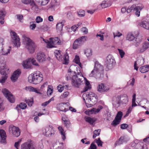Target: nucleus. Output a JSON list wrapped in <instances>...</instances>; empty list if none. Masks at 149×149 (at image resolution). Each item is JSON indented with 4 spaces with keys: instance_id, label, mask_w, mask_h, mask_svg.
<instances>
[{
    "instance_id": "6ab92c4d",
    "label": "nucleus",
    "mask_w": 149,
    "mask_h": 149,
    "mask_svg": "<svg viewBox=\"0 0 149 149\" xmlns=\"http://www.w3.org/2000/svg\"><path fill=\"white\" fill-rule=\"evenodd\" d=\"M0 137L1 143L5 144L6 143V132L3 130L0 129Z\"/></svg>"
},
{
    "instance_id": "bb28decb",
    "label": "nucleus",
    "mask_w": 149,
    "mask_h": 149,
    "mask_svg": "<svg viewBox=\"0 0 149 149\" xmlns=\"http://www.w3.org/2000/svg\"><path fill=\"white\" fill-rule=\"evenodd\" d=\"M5 11L0 9V23L3 24L4 22V17L5 15Z\"/></svg>"
},
{
    "instance_id": "37998d69",
    "label": "nucleus",
    "mask_w": 149,
    "mask_h": 149,
    "mask_svg": "<svg viewBox=\"0 0 149 149\" xmlns=\"http://www.w3.org/2000/svg\"><path fill=\"white\" fill-rule=\"evenodd\" d=\"M74 60L76 63L78 64L80 67H81V63H80L79 58V56L76 55L75 56Z\"/></svg>"
},
{
    "instance_id": "412c9836",
    "label": "nucleus",
    "mask_w": 149,
    "mask_h": 149,
    "mask_svg": "<svg viewBox=\"0 0 149 149\" xmlns=\"http://www.w3.org/2000/svg\"><path fill=\"white\" fill-rule=\"evenodd\" d=\"M144 59L142 57H140L138 58L137 60L134 62V68L136 70H137L139 67L137 66V65L141 66L143 64L144 62Z\"/></svg>"
},
{
    "instance_id": "de8ad7c7",
    "label": "nucleus",
    "mask_w": 149,
    "mask_h": 149,
    "mask_svg": "<svg viewBox=\"0 0 149 149\" xmlns=\"http://www.w3.org/2000/svg\"><path fill=\"white\" fill-rule=\"evenodd\" d=\"M34 22H30L29 28L31 30H34L36 27V25Z\"/></svg>"
},
{
    "instance_id": "4c0bfd02",
    "label": "nucleus",
    "mask_w": 149,
    "mask_h": 149,
    "mask_svg": "<svg viewBox=\"0 0 149 149\" xmlns=\"http://www.w3.org/2000/svg\"><path fill=\"white\" fill-rule=\"evenodd\" d=\"M58 129L61 133V135L62 139L63 140H64L66 138L65 134L63 132L64 130L63 129L62 127L60 126L58 127Z\"/></svg>"
},
{
    "instance_id": "bf43d9fd",
    "label": "nucleus",
    "mask_w": 149,
    "mask_h": 149,
    "mask_svg": "<svg viewBox=\"0 0 149 149\" xmlns=\"http://www.w3.org/2000/svg\"><path fill=\"white\" fill-rule=\"evenodd\" d=\"M31 62L34 65L36 66L38 65V64L36 63V60L34 58H31Z\"/></svg>"
},
{
    "instance_id": "f03ea898",
    "label": "nucleus",
    "mask_w": 149,
    "mask_h": 149,
    "mask_svg": "<svg viewBox=\"0 0 149 149\" xmlns=\"http://www.w3.org/2000/svg\"><path fill=\"white\" fill-rule=\"evenodd\" d=\"M102 66L98 63H95L94 68L89 74L90 77H94L96 79H100L103 77Z\"/></svg>"
},
{
    "instance_id": "a18cd8bd",
    "label": "nucleus",
    "mask_w": 149,
    "mask_h": 149,
    "mask_svg": "<svg viewBox=\"0 0 149 149\" xmlns=\"http://www.w3.org/2000/svg\"><path fill=\"white\" fill-rule=\"evenodd\" d=\"M68 58L69 56L68 55H65L63 58V59L64 60V62H63V64H67L69 62Z\"/></svg>"
},
{
    "instance_id": "423d86ee",
    "label": "nucleus",
    "mask_w": 149,
    "mask_h": 149,
    "mask_svg": "<svg viewBox=\"0 0 149 149\" xmlns=\"http://www.w3.org/2000/svg\"><path fill=\"white\" fill-rule=\"evenodd\" d=\"M87 37L86 36H82L81 37L77 39L74 42L73 48L77 49L79 48L86 40Z\"/></svg>"
},
{
    "instance_id": "3c124183",
    "label": "nucleus",
    "mask_w": 149,
    "mask_h": 149,
    "mask_svg": "<svg viewBox=\"0 0 149 149\" xmlns=\"http://www.w3.org/2000/svg\"><path fill=\"white\" fill-rule=\"evenodd\" d=\"M81 24V23H79L77 25H73L71 28L72 30L74 32L77 29Z\"/></svg>"
},
{
    "instance_id": "1a4fd4ad",
    "label": "nucleus",
    "mask_w": 149,
    "mask_h": 149,
    "mask_svg": "<svg viewBox=\"0 0 149 149\" xmlns=\"http://www.w3.org/2000/svg\"><path fill=\"white\" fill-rule=\"evenodd\" d=\"M50 41H48L47 44L48 47L49 48L55 47V45L57 44L60 45L61 41L58 37L54 38H49Z\"/></svg>"
},
{
    "instance_id": "c85d7f7f",
    "label": "nucleus",
    "mask_w": 149,
    "mask_h": 149,
    "mask_svg": "<svg viewBox=\"0 0 149 149\" xmlns=\"http://www.w3.org/2000/svg\"><path fill=\"white\" fill-rule=\"evenodd\" d=\"M31 58L23 61V66L26 68H29L31 67Z\"/></svg>"
},
{
    "instance_id": "a211bd4d",
    "label": "nucleus",
    "mask_w": 149,
    "mask_h": 149,
    "mask_svg": "<svg viewBox=\"0 0 149 149\" xmlns=\"http://www.w3.org/2000/svg\"><path fill=\"white\" fill-rule=\"evenodd\" d=\"M132 8H134L133 10L135 12V15L137 17H139L140 11L144 8V6L142 5L141 6H136L134 4L132 6Z\"/></svg>"
},
{
    "instance_id": "f8f14e48",
    "label": "nucleus",
    "mask_w": 149,
    "mask_h": 149,
    "mask_svg": "<svg viewBox=\"0 0 149 149\" xmlns=\"http://www.w3.org/2000/svg\"><path fill=\"white\" fill-rule=\"evenodd\" d=\"M12 42L15 46L18 47L20 46V39L16 33L14 31H12L11 33Z\"/></svg>"
},
{
    "instance_id": "69168bd1",
    "label": "nucleus",
    "mask_w": 149,
    "mask_h": 149,
    "mask_svg": "<svg viewBox=\"0 0 149 149\" xmlns=\"http://www.w3.org/2000/svg\"><path fill=\"white\" fill-rule=\"evenodd\" d=\"M82 31L83 33L85 34H87L88 33V29L86 27H83L82 29Z\"/></svg>"
},
{
    "instance_id": "e2e57ef3",
    "label": "nucleus",
    "mask_w": 149,
    "mask_h": 149,
    "mask_svg": "<svg viewBox=\"0 0 149 149\" xmlns=\"http://www.w3.org/2000/svg\"><path fill=\"white\" fill-rule=\"evenodd\" d=\"M122 35V34L119 32H117L116 33H113L114 38H115L116 37H120Z\"/></svg>"
},
{
    "instance_id": "0eeeda50",
    "label": "nucleus",
    "mask_w": 149,
    "mask_h": 149,
    "mask_svg": "<svg viewBox=\"0 0 149 149\" xmlns=\"http://www.w3.org/2000/svg\"><path fill=\"white\" fill-rule=\"evenodd\" d=\"M113 57L111 55H108L106 59L105 65L109 69H111L113 65L115 63Z\"/></svg>"
},
{
    "instance_id": "ddd939ff",
    "label": "nucleus",
    "mask_w": 149,
    "mask_h": 149,
    "mask_svg": "<svg viewBox=\"0 0 149 149\" xmlns=\"http://www.w3.org/2000/svg\"><path fill=\"white\" fill-rule=\"evenodd\" d=\"M9 130L10 133L15 136L18 137L20 135V132L18 127L12 125H10L9 126Z\"/></svg>"
},
{
    "instance_id": "4d7b16f0",
    "label": "nucleus",
    "mask_w": 149,
    "mask_h": 149,
    "mask_svg": "<svg viewBox=\"0 0 149 149\" xmlns=\"http://www.w3.org/2000/svg\"><path fill=\"white\" fill-rule=\"evenodd\" d=\"M69 94V93L68 91H66L63 93V94L61 95V97L62 98H66L68 97Z\"/></svg>"
},
{
    "instance_id": "052dcab7",
    "label": "nucleus",
    "mask_w": 149,
    "mask_h": 149,
    "mask_svg": "<svg viewBox=\"0 0 149 149\" xmlns=\"http://www.w3.org/2000/svg\"><path fill=\"white\" fill-rule=\"evenodd\" d=\"M128 125L126 124H122L120 125V128L122 129H125L128 127Z\"/></svg>"
},
{
    "instance_id": "680f3d73",
    "label": "nucleus",
    "mask_w": 149,
    "mask_h": 149,
    "mask_svg": "<svg viewBox=\"0 0 149 149\" xmlns=\"http://www.w3.org/2000/svg\"><path fill=\"white\" fill-rule=\"evenodd\" d=\"M65 125L67 127H69L70 126V122L69 121L67 120H65Z\"/></svg>"
},
{
    "instance_id": "7c9ffc66",
    "label": "nucleus",
    "mask_w": 149,
    "mask_h": 149,
    "mask_svg": "<svg viewBox=\"0 0 149 149\" xmlns=\"http://www.w3.org/2000/svg\"><path fill=\"white\" fill-rule=\"evenodd\" d=\"M54 54L55 56L58 60L60 61L62 60V57L61 54L60 50H55L54 52Z\"/></svg>"
},
{
    "instance_id": "13d9d810",
    "label": "nucleus",
    "mask_w": 149,
    "mask_h": 149,
    "mask_svg": "<svg viewBox=\"0 0 149 149\" xmlns=\"http://www.w3.org/2000/svg\"><path fill=\"white\" fill-rule=\"evenodd\" d=\"M36 22L37 23L42 22L43 21L42 19L40 16H38L36 19Z\"/></svg>"
},
{
    "instance_id": "20e7f679",
    "label": "nucleus",
    "mask_w": 149,
    "mask_h": 149,
    "mask_svg": "<svg viewBox=\"0 0 149 149\" xmlns=\"http://www.w3.org/2000/svg\"><path fill=\"white\" fill-rule=\"evenodd\" d=\"M43 79L42 74L39 71H37L33 74L29 75L28 77L29 82L35 84L40 82Z\"/></svg>"
},
{
    "instance_id": "4be33fe9",
    "label": "nucleus",
    "mask_w": 149,
    "mask_h": 149,
    "mask_svg": "<svg viewBox=\"0 0 149 149\" xmlns=\"http://www.w3.org/2000/svg\"><path fill=\"white\" fill-rule=\"evenodd\" d=\"M133 147H134L136 149H147V147L146 144H144L143 143L138 142L136 144L134 143L132 145Z\"/></svg>"
},
{
    "instance_id": "79ce46f5",
    "label": "nucleus",
    "mask_w": 149,
    "mask_h": 149,
    "mask_svg": "<svg viewBox=\"0 0 149 149\" xmlns=\"http://www.w3.org/2000/svg\"><path fill=\"white\" fill-rule=\"evenodd\" d=\"M85 54L87 57L90 56L92 55V50L90 49H87L85 51Z\"/></svg>"
},
{
    "instance_id": "c03bdc74",
    "label": "nucleus",
    "mask_w": 149,
    "mask_h": 149,
    "mask_svg": "<svg viewBox=\"0 0 149 149\" xmlns=\"http://www.w3.org/2000/svg\"><path fill=\"white\" fill-rule=\"evenodd\" d=\"M18 107H19L21 109H24L26 108L27 107V105L25 103H21L19 105H18L16 108H17Z\"/></svg>"
},
{
    "instance_id": "9d476101",
    "label": "nucleus",
    "mask_w": 149,
    "mask_h": 149,
    "mask_svg": "<svg viewBox=\"0 0 149 149\" xmlns=\"http://www.w3.org/2000/svg\"><path fill=\"white\" fill-rule=\"evenodd\" d=\"M86 96L87 98L86 100H90V102L94 103L97 102V95L93 93L90 92L86 94L83 95V96Z\"/></svg>"
},
{
    "instance_id": "864d4df0",
    "label": "nucleus",
    "mask_w": 149,
    "mask_h": 149,
    "mask_svg": "<svg viewBox=\"0 0 149 149\" xmlns=\"http://www.w3.org/2000/svg\"><path fill=\"white\" fill-rule=\"evenodd\" d=\"M17 18L18 19L19 21L21 22H23V16L22 15H17Z\"/></svg>"
},
{
    "instance_id": "8fccbe9b",
    "label": "nucleus",
    "mask_w": 149,
    "mask_h": 149,
    "mask_svg": "<svg viewBox=\"0 0 149 149\" xmlns=\"http://www.w3.org/2000/svg\"><path fill=\"white\" fill-rule=\"evenodd\" d=\"M25 102L30 107L32 106L33 104V99H31V100H25Z\"/></svg>"
},
{
    "instance_id": "f257e3e1",
    "label": "nucleus",
    "mask_w": 149,
    "mask_h": 149,
    "mask_svg": "<svg viewBox=\"0 0 149 149\" xmlns=\"http://www.w3.org/2000/svg\"><path fill=\"white\" fill-rule=\"evenodd\" d=\"M69 70L68 74L66 76L67 80L71 78L72 84L75 87L79 88L81 85L85 83L84 81V77L81 73H78L77 74L75 72Z\"/></svg>"
},
{
    "instance_id": "c9c22d12",
    "label": "nucleus",
    "mask_w": 149,
    "mask_h": 149,
    "mask_svg": "<svg viewBox=\"0 0 149 149\" xmlns=\"http://www.w3.org/2000/svg\"><path fill=\"white\" fill-rule=\"evenodd\" d=\"M35 1L40 5L44 6L48 3L50 0H35Z\"/></svg>"
},
{
    "instance_id": "ea45409f",
    "label": "nucleus",
    "mask_w": 149,
    "mask_h": 149,
    "mask_svg": "<svg viewBox=\"0 0 149 149\" xmlns=\"http://www.w3.org/2000/svg\"><path fill=\"white\" fill-rule=\"evenodd\" d=\"M140 71L142 73H145L148 71L147 65H144L141 67L139 68Z\"/></svg>"
},
{
    "instance_id": "f3484780",
    "label": "nucleus",
    "mask_w": 149,
    "mask_h": 149,
    "mask_svg": "<svg viewBox=\"0 0 149 149\" xmlns=\"http://www.w3.org/2000/svg\"><path fill=\"white\" fill-rule=\"evenodd\" d=\"M112 104L113 105L116 107H119L121 104L120 97L119 96L114 97L112 99Z\"/></svg>"
},
{
    "instance_id": "58836bf2",
    "label": "nucleus",
    "mask_w": 149,
    "mask_h": 149,
    "mask_svg": "<svg viewBox=\"0 0 149 149\" xmlns=\"http://www.w3.org/2000/svg\"><path fill=\"white\" fill-rule=\"evenodd\" d=\"M53 87L51 85H48V89L47 90V95L49 96L52 95L53 92Z\"/></svg>"
},
{
    "instance_id": "5fc2aeb1",
    "label": "nucleus",
    "mask_w": 149,
    "mask_h": 149,
    "mask_svg": "<svg viewBox=\"0 0 149 149\" xmlns=\"http://www.w3.org/2000/svg\"><path fill=\"white\" fill-rule=\"evenodd\" d=\"M121 58H122L125 55V52L123 50L119 49H118Z\"/></svg>"
},
{
    "instance_id": "393cba45",
    "label": "nucleus",
    "mask_w": 149,
    "mask_h": 149,
    "mask_svg": "<svg viewBox=\"0 0 149 149\" xmlns=\"http://www.w3.org/2000/svg\"><path fill=\"white\" fill-rule=\"evenodd\" d=\"M22 149H36V147L32 143H24L21 146Z\"/></svg>"
},
{
    "instance_id": "09e8293b",
    "label": "nucleus",
    "mask_w": 149,
    "mask_h": 149,
    "mask_svg": "<svg viewBox=\"0 0 149 149\" xmlns=\"http://www.w3.org/2000/svg\"><path fill=\"white\" fill-rule=\"evenodd\" d=\"M78 15L81 17H83L85 16V12L83 10H80L78 12Z\"/></svg>"
},
{
    "instance_id": "e433bc0d",
    "label": "nucleus",
    "mask_w": 149,
    "mask_h": 149,
    "mask_svg": "<svg viewBox=\"0 0 149 149\" xmlns=\"http://www.w3.org/2000/svg\"><path fill=\"white\" fill-rule=\"evenodd\" d=\"M10 47H7V48H3L2 49V54L3 55H7L8 54L10 53Z\"/></svg>"
},
{
    "instance_id": "2eb2a0df",
    "label": "nucleus",
    "mask_w": 149,
    "mask_h": 149,
    "mask_svg": "<svg viewBox=\"0 0 149 149\" xmlns=\"http://www.w3.org/2000/svg\"><path fill=\"white\" fill-rule=\"evenodd\" d=\"M123 113L121 111H118L116 114L114 119L111 123V125L115 127L119 124L123 116Z\"/></svg>"
},
{
    "instance_id": "f704fd0d",
    "label": "nucleus",
    "mask_w": 149,
    "mask_h": 149,
    "mask_svg": "<svg viewBox=\"0 0 149 149\" xmlns=\"http://www.w3.org/2000/svg\"><path fill=\"white\" fill-rule=\"evenodd\" d=\"M85 120L86 122L91 124H93V123L96 121V119L94 118H91L89 117H86Z\"/></svg>"
},
{
    "instance_id": "72a5a7b5",
    "label": "nucleus",
    "mask_w": 149,
    "mask_h": 149,
    "mask_svg": "<svg viewBox=\"0 0 149 149\" xmlns=\"http://www.w3.org/2000/svg\"><path fill=\"white\" fill-rule=\"evenodd\" d=\"M149 22L146 21L141 22L139 23L140 26L147 29H149Z\"/></svg>"
},
{
    "instance_id": "473e14b6",
    "label": "nucleus",
    "mask_w": 149,
    "mask_h": 149,
    "mask_svg": "<svg viewBox=\"0 0 149 149\" xmlns=\"http://www.w3.org/2000/svg\"><path fill=\"white\" fill-rule=\"evenodd\" d=\"M100 5L102 8H105L110 6L111 4L109 1H108V0H105L102 2Z\"/></svg>"
},
{
    "instance_id": "b1692460",
    "label": "nucleus",
    "mask_w": 149,
    "mask_h": 149,
    "mask_svg": "<svg viewBox=\"0 0 149 149\" xmlns=\"http://www.w3.org/2000/svg\"><path fill=\"white\" fill-rule=\"evenodd\" d=\"M36 59L39 62H42L45 61L46 59V56L44 53L40 52L37 54Z\"/></svg>"
},
{
    "instance_id": "338daca9",
    "label": "nucleus",
    "mask_w": 149,
    "mask_h": 149,
    "mask_svg": "<svg viewBox=\"0 0 149 149\" xmlns=\"http://www.w3.org/2000/svg\"><path fill=\"white\" fill-rule=\"evenodd\" d=\"M22 2L25 4H28L30 2V0H22Z\"/></svg>"
},
{
    "instance_id": "774afa93",
    "label": "nucleus",
    "mask_w": 149,
    "mask_h": 149,
    "mask_svg": "<svg viewBox=\"0 0 149 149\" xmlns=\"http://www.w3.org/2000/svg\"><path fill=\"white\" fill-rule=\"evenodd\" d=\"M48 82H46L44 83L41 86L40 88L41 89H43L45 87H46L48 85Z\"/></svg>"
},
{
    "instance_id": "9b49d317",
    "label": "nucleus",
    "mask_w": 149,
    "mask_h": 149,
    "mask_svg": "<svg viewBox=\"0 0 149 149\" xmlns=\"http://www.w3.org/2000/svg\"><path fill=\"white\" fill-rule=\"evenodd\" d=\"M139 34V32L138 31L135 32L134 35V34H133L131 33H129L127 36L126 39L130 41H132L134 40V39L136 38L135 41L136 43L139 44L140 42L141 41V39L140 40H138L139 38H137V37Z\"/></svg>"
},
{
    "instance_id": "aec40b11",
    "label": "nucleus",
    "mask_w": 149,
    "mask_h": 149,
    "mask_svg": "<svg viewBox=\"0 0 149 149\" xmlns=\"http://www.w3.org/2000/svg\"><path fill=\"white\" fill-rule=\"evenodd\" d=\"M21 73V71L19 69L15 71L10 77L11 80L13 82H15L18 78Z\"/></svg>"
},
{
    "instance_id": "c756f323",
    "label": "nucleus",
    "mask_w": 149,
    "mask_h": 149,
    "mask_svg": "<svg viewBox=\"0 0 149 149\" xmlns=\"http://www.w3.org/2000/svg\"><path fill=\"white\" fill-rule=\"evenodd\" d=\"M25 89L27 91L35 92L37 93L40 94V92L37 90L36 88L31 86H26L25 88Z\"/></svg>"
},
{
    "instance_id": "5701e85b",
    "label": "nucleus",
    "mask_w": 149,
    "mask_h": 149,
    "mask_svg": "<svg viewBox=\"0 0 149 149\" xmlns=\"http://www.w3.org/2000/svg\"><path fill=\"white\" fill-rule=\"evenodd\" d=\"M109 90V88L104 85L103 84H99L97 87V91L101 93L107 92Z\"/></svg>"
},
{
    "instance_id": "39448f33",
    "label": "nucleus",
    "mask_w": 149,
    "mask_h": 149,
    "mask_svg": "<svg viewBox=\"0 0 149 149\" xmlns=\"http://www.w3.org/2000/svg\"><path fill=\"white\" fill-rule=\"evenodd\" d=\"M9 69L7 66L3 64H1L0 67V73L2 75L1 79H0V82L3 83L7 77V73Z\"/></svg>"
},
{
    "instance_id": "cd10ccee",
    "label": "nucleus",
    "mask_w": 149,
    "mask_h": 149,
    "mask_svg": "<svg viewBox=\"0 0 149 149\" xmlns=\"http://www.w3.org/2000/svg\"><path fill=\"white\" fill-rule=\"evenodd\" d=\"M84 81H85V83H85V86L83 91L85 92L87 91L88 89L91 88V85L89 82L84 77Z\"/></svg>"
},
{
    "instance_id": "6e6d98bb",
    "label": "nucleus",
    "mask_w": 149,
    "mask_h": 149,
    "mask_svg": "<svg viewBox=\"0 0 149 149\" xmlns=\"http://www.w3.org/2000/svg\"><path fill=\"white\" fill-rule=\"evenodd\" d=\"M88 149H97V147L96 145L94 144V142H92L89 148Z\"/></svg>"
},
{
    "instance_id": "6e6552de",
    "label": "nucleus",
    "mask_w": 149,
    "mask_h": 149,
    "mask_svg": "<svg viewBox=\"0 0 149 149\" xmlns=\"http://www.w3.org/2000/svg\"><path fill=\"white\" fill-rule=\"evenodd\" d=\"M43 132L45 136L48 137H51L54 134L53 127L50 125L46 126L43 130Z\"/></svg>"
},
{
    "instance_id": "a19ab883",
    "label": "nucleus",
    "mask_w": 149,
    "mask_h": 149,
    "mask_svg": "<svg viewBox=\"0 0 149 149\" xmlns=\"http://www.w3.org/2000/svg\"><path fill=\"white\" fill-rule=\"evenodd\" d=\"M63 23L64 22L63 21H62L61 22L58 23L56 24V28L57 29L59 30H62L63 26Z\"/></svg>"
},
{
    "instance_id": "a878e982",
    "label": "nucleus",
    "mask_w": 149,
    "mask_h": 149,
    "mask_svg": "<svg viewBox=\"0 0 149 149\" xmlns=\"http://www.w3.org/2000/svg\"><path fill=\"white\" fill-rule=\"evenodd\" d=\"M149 47V42H144L143 44L142 47L139 49V52L143 53Z\"/></svg>"
},
{
    "instance_id": "dca6fc26",
    "label": "nucleus",
    "mask_w": 149,
    "mask_h": 149,
    "mask_svg": "<svg viewBox=\"0 0 149 149\" xmlns=\"http://www.w3.org/2000/svg\"><path fill=\"white\" fill-rule=\"evenodd\" d=\"M129 140L128 137L127 136H123L117 141L115 144V146L122 144L126 142Z\"/></svg>"
},
{
    "instance_id": "4468645a",
    "label": "nucleus",
    "mask_w": 149,
    "mask_h": 149,
    "mask_svg": "<svg viewBox=\"0 0 149 149\" xmlns=\"http://www.w3.org/2000/svg\"><path fill=\"white\" fill-rule=\"evenodd\" d=\"M2 92L4 96L10 102L12 103L14 102L15 99L13 95L8 90L4 88L2 90Z\"/></svg>"
},
{
    "instance_id": "7ed1b4c3",
    "label": "nucleus",
    "mask_w": 149,
    "mask_h": 149,
    "mask_svg": "<svg viewBox=\"0 0 149 149\" xmlns=\"http://www.w3.org/2000/svg\"><path fill=\"white\" fill-rule=\"evenodd\" d=\"M23 39V43L25 47L30 53H33L37 47L35 43L30 38L24 36Z\"/></svg>"
},
{
    "instance_id": "603ef678",
    "label": "nucleus",
    "mask_w": 149,
    "mask_h": 149,
    "mask_svg": "<svg viewBox=\"0 0 149 149\" xmlns=\"http://www.w3.org/2000/svg\"><path fill=\"white\" fill-rule=\"evenodd\" d=\"M64 86H63L61 85H58L57 87L58 91L60 92H62L63 90V88Z\"/></svg>"
},
{
    "instance_id": "49530a36",
    "label": "nucleus",
    "mask_w": 149,
    "mask_h": 149,
    "mask_svg": "<svg viewBox=\"0 0 149 149\" xmlns=\"http://www.w3.org/2000/svg\"><path fill=\"white\" fill-rule=\"evenodd\" d=\"M95 141L96 143L97 144V145L99 146H102V143L103 142L100 140V138H98V139H95Z\"/></svg>"
},
{
    "instance_id": "0e129e2a",
    "label": "nucleus",
    "mask_w": 149,
    "mask_h": 149,
    "mask_svg": "<svg viewBox=\"0 0 149 149\" xmlns=\"http://www.w3.org/2000/svg\"><path fill=\"white\" fill-rule=\"evenodd\" d=\"M132 10H134V8H132V6L130 7H129L127 9H126V11L128 13H129L131 12Z\"/></svg>"
},
{
    "instance_id": "2f4dec72",
    "label": "nucleus",
    "mask_w": 149,
    "mask_h": 149,
    "mask_svg": "<svg viewBox=\"0 0 149 149\" xmlns=\"http://www.w3.org/2000/svg\"><path fill=\"white\" fill-rule=\"evenodd\" d=\"M128 101L127 96L126 95H124L120 97V101L121 104H126L127 103Z\"/></svg>"
}]
</instances>
